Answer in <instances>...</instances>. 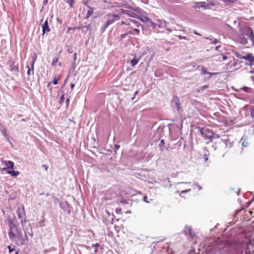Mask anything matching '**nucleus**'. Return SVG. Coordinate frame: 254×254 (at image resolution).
I'll use <instances>...</instances> for the list:
<instances>
[{"label": "nucleus", "mask_w": 254, "mask_h": 254, "mask_svg": "<svg viewBox=\"0 0 254 254\" xmlns=\"http://www.w3.org/2000/svg\"><path fill=\"white\" fill-rule=\"evenodd\" d=\"M107 18V21L105 23L104 25L101 28V31L103 33L108 27L113 24L115 21L119 20L120 19V15L117 14H108L106 16Z\"/></svg>", "instance_id": "f257e3e1"}, {"label": "nucleus", "mask_w": 254, "mask_h": 254, "mask_svg": "<svg viewBox=\"0 0 254 254\" xmlns=\"http://www.w3.org/2000/svg\"><path fill=\"white\" fill-rule=\"evenodd\" d=\"M199 132L205 140H209L208 142H207V143L209 142L212 141V138L214 135V133L212 130L204 127L199 129Z\"/></svg>", "instance_id": "f03ea898"}, {"label": "nucleus", "mask_w": 254, "mask_h": 254, "mask_svg": "<svg viewBox=\"0 0 254 254\" xmlns=\"http://www.w3.org/2000/svg\"><path fill=\"white\" fill-rule=\"evenodd\" d=\"M8 225L9 227L8 236L10 240H13L16 237V234L18 232V229L14 223L13 220L11 219L8 220Z\"/></svg>", "instance_id": "7ed1b4c3"}, {"label": "nucleus", "mask_w": 254, "mask_h": 254, "mask_svg": "<svg viewBox=\"0 0 254 254\" xmlns=\"http://www.w3.org/2000/svg\"><path fill=\"white\" fill-rule=\"evenodd\" d=\"M171 104L173 107H175L178 111L180 112L182 111V109L180 106V100L178 97L174 96L171 100Z\"/></svg>", "instance_id": "20e7f679"}, {"label": "nucleus", "mask_w": 254, "mask_h": 254, "mask_svg": "<svg viewBox=\"0 0 254 254\" xmlns=\"http://www.w3.org/2000/svg\"><path fill=\"white\" fill-rule=\"evenodd\" d=\"M221 141L225 144L226 148H230L233 146V142L230 141L228 135H223Z\"/></svg>", "instance_id": "39448f33"}, {"label": "nucleus", "mask_w": 254, "mask_h": 254, "mask_svg": "<svg viewBox=\"0 0 254 254\" xmlns=\"http://www.w3.org/2000/svg\"><path fill=\"white\" fill-rule=\"evenodd\" d=\"M60 206L64 211L67 212L68 214H70L71 207L67 201L61 202L60 203Z\"/></svg>", "instance_id": "423d86ee"}, {"label": "nucleus", "mask_w": 254, "mask_h": 254, "mask_svg": "<svg viewBox=\"0 0 254 254\" xmlns=\"http://www.w3.org/2000/svg\"><path fill=\"white\" fill-rule=\"evenodd\" d=\"M48 18L44 22V24L42 25V35L44 36L46 33L50 31L51 29L48 25Z\"/></svg>", "instance_id": "0eeeda50"}, {"label": "nucleus", "mask_w": 254, "mask_h": 254, "mask_svg": "<svg viewBox=\"0 0 254 254\" xmlns=\"http://www.w3.org/2000/svg\"><path fill=\"white\" fill-rule=\"evenodd\" d=\"M184 232L186 235L189 236L191 238H193L195 236V233L192 232V229L190 227H185Z\"/></svg>", "instance_id": "6e6552de"}, {"label": "nucleus", "mask_w": 254, "mask_h": 254, "mask_svg": "<svg viewBox=\"0 0 254 254\" xmlns=\"http://www.w3.org/2000/svg\"><path fill=\"white\" fill-rule=\"evenodd\" d=\"M167 24H169V23L165 21L164 20L161 19H157V22L156 23V29L155 30H157V27L159 28H165L167 27Z\"/></svg>", "instance_id": "1a4fd4ad"}, {"label": "nucleus", "mask_w": 254, "mask_h": 254, "mask_svg": "<svg viewBox=\"0 0 254 254\" xmlns=\"http://www.w3.org/2000/svg\"><path fill=\"white\" fill-rule=\"evenodd\" d=\"M2 163H4V164L7 166L6 167L3 168L2 169V170H4V171H7V170H8L9 169H13L14 168V163L12 161H10V160H8V161H2Z\"/></svg>", "instance_id": "9d476101"}, {"label": "nucleus", "mask_w": 254, "mask_h": 254, "mask_svg": "<svg viewBox=\"0 0 254 254\" xmlns=\"http://www.w3.org/2000/svg\"><path fill=\"white\" fill-rule=\"evenodd\" d=\"M17 213L19 219H22L23 217H25V212L24 206H22L21 208H18L17 210Z\"/></svg>", "instance_id": "9b49d317"}, {"label": "nucleus", "mask_w": 254, "mask_h": 254, "mask_svg": "<svg viewBox=\"0 0 254 254\" xmlns=\"http://www.w3.org/2000/svg\"><path fill=\"white\" fill-rule=\"evenodd\" d=\"M122 12L126 15H127L128 16L131 17H135V18H138V15L136 13H135L134 12L129 10H125V9H122Z\"/></svg>", "instance_id": "f8f14e48"}, {"label": "nucleus", "mask_w": 254, "mask_h": 254, "mask_svg": "<svg viewBox=\"0 0 254 254\" xmlns=\"http://www.w3.org/2000/svg\"><path fill=\"white\" fill-rule=\"evenodd\" d=\"M194 7L195 8H204L206 9L207 8V4L206 2L204 1L196 2Z\"/></svg>", "instance_id": "ddd939ff"}, {"label": "nucleus", "mask_w": 254, "mask_h": 254, "mask_svg": "<svg viewBox=\"0 0 254 254\" xmlns=\"http://www.w3.org/2000/svg\"><path fill=\"white\" fill-rule=\"evenodd\" d=\"M34 64H31L30 66L29 64L26 65V68L28 69L27 74L28 75H30L31 74H34Z\"/></svg>", "instance_id": "4468645a"}, {"label": "nucleus", "mask_w": 254, "mask_h": 254, "mask_svg": "<svg viewBox=\"0 0 254 254\" xmlns=\"http://www.w3.org/2000/svg\"><path fill=\"white\" fill-rule=\"evenodd\" d=\"M243 59L248 61L250 63L254 62V57L252 54H248L246 56H243Z\"/></svg>", "instance_id": "2eb2a0df"}, {"label": "nucleus", "mask_w": 254, "mask_h": 254, "mask_svg": "<svg viewBox=\"0 0 254 254\" xmlns=\"http://www.w3.org/2000/svg\"><path fill=\"white\" fill-rule=\"evenodd\" d=\"M145 20L148 26L152 27L154 30L156 29V23L153 22L149 18H146Z\"/></svg>", "instance_id": "dca6fc26"}, {"label": "nucleus", "mask_w": 254, "mask_h": 254, "mask_svg": "<svg viewBox=\"0 0 254 254\" xmlns=\"http://www.w3.org/2000/svg\"><path fill=\"white\" fill-rule=\"evenodd\" d=\"M10 70L12 71H14L16 73L19 72V67L18 64H15L14 63H12L10 65Z\"/></svg>", "instance_id": "f3484780"}, {"label": "nucleus", "mask_w": 254, "mask_h": 254, "mask_svg": "<svg viewBox=\"0 0 254 254\" xmlns=\"http://www.w3.org/2000/svg\"><path fill=\"white\" fill-rule=\"evenodd\" d=\"M88 8H89V10H88L86 15V18L88 19L90 16H91L92 14L93 13L94 11V8L89 5H87Z\"/></svg>", "instance_id": "a211bd4d"}, {"label": "nucleus", "mask_w": 254, "mask_h": 254, "mask_svg": "<svg viewBox=\"0 0 254 254\" xmlns=\"http://www.w3.org/2000/svg\"><path fill=\"white\" fill-rule=\"evenodd\" d=\"M6 173L7 174L14 177H16L19 174V172L18 171L14 170H7Z\"/></svg>", "instance_id": "6ab92c4d"}, {"label": "nucleus", "mask_w": 254, "mask_h": 254, "mask_svg": "<svg viewBox=\"0 0 254 254\" xmlns=\"http://www.w3.org/2000/svg\"><path fill=\"white\" fill-rule=\"evenodd\" d=\"M235 254H243V251L241 248H238V246H235Z\"/></svg>", "instance_id": "aec40b11"}, {"label": "nucleus", "mask_w": 254, "mask_h": 254, "mask_svg": "<svg viewBox=\"0 0 254 254\" xmlns=\"http://www.w3.org/2000/svg\"><path fill=\"white\" fill-rule=\"evenodd\" d=\"M0 130L2 133V134L5 136H6L7 135H8L7 134V130H6V128L4 127V126H1L0 127Z\"/></svg>", "instance_id": "412c9836"}, {"label": "nucleus", "mask_w": 254, "mask_h": 254, "mask_svg": "<svg viewBox=\"0 0 254 254\" xmlns=\"http://www.w3.org/2000/svg\"><path fill=\"white\" fill-rule=\"evenodd\" d=\"M138 63V59L136 57H134L132 60L130 61V64L132 66H134L137 64Z\"/></svg>", "instance_id": "4be33fe9"}, {"label": "nucleus", "mask_w": 254, "mask_h": 254, "mask_svg": "<svg viewBox=\"0 0 254 254\" xmlns=\"http://www.w3.org/2000/svg\"><path fill=\"white\" fill-rule=\"evenodd\" d=\"M130 22L134 24V26L137 27H139V26L143 27V26L139 22L135 20H130Z\"/></svg>", "instance_id": "5701e85b"}, {"label": "nucleus", "mask_w": 254, "mask_h": 254, "mask_svg": "<svg viewBox=\"0 0 254 254\" xmlns=\"http://www.w3.org/2000/svg\"><path fill=\"white\" fill-rule=\"evenodd\" d=\"M219 58L217 60L219 61H221V59L223 61H225L227 59V57L224 55H218Z\"/></svg>", "instance_id": "b1692460"}, {"label": "nucleus", "mask_w": 254, "mask_h": 254, "mask_svg": "<svg viewBox=\"0 0 254 254\" xmlns=\"http://www.w3.org/2000/svg\"><path fill=\"white\" fill-rule=\"evenodd\" d=\"M37 55L36 53H34L32 56V61L31 63V64H35V63L37 60Z\"/></svg>", "instance_id": "393cba45"}, {"label": "nucleus", "mask_w": 254, "mask_h": 254, "mask_svg": "<svg viewBox=\"0 0 254 254\" xmlns=\"http://www.w3.org/2000/svg\"><path fill=\"white\" fill-rule=\"evenodd\" d=\"M241 142H242V145L244 147H247L248 145V142L245 140H244L243 138H242L241 139V141H240Z\"/></svg>", "instance_id": "a878e982"}, {"label": "nucleus", "mask_w": 254, "mask_h": 254, "mask_svg": "<svg viewBox=\"0 0 254 254\" xmlns=\"http://www.w3.org/2000/svg\"><path fill=\"white\" fill-rule=\"evenodd\" d=\"M65 2L68 3L70 6V7H73V3L74 2V0H64Z\"/></svg>", "instance_id": "bb28decb"}, {"label": "nucleus", "mask_w": 254, "mask_h": 254, "mask_svg": "<svg viewBox=\"0 0 254 254\" xmlns=\"http://www.w3.org/2000/svg\"><path fill=\"white\" fill-rule=\"evenodd\" d=\"M232 53L236 56L238 58L243 59L242 57L243 56H241L239 53L236 51H232Z\"/></svg>", "instance_id": "cd10ccee"}, {"label": "nucleus", "mask_w": 254, "mask_h": 254, "mask_svg": "<svg viewBox=\"0 0 254 254\" xmlns=\"http://www.w3.org/2000/svg\"><path fill=\"white\" fill-rule=\"evenodd\" d=\"M62 93H63V94L62 95V96L60 98V101H59V104H62L64 102V93L63 91H62Z\"/></svg>", "instance_id": "c85d7f7f"}, {"label": "nucleus", "mask_w": 254, "mask_h": 254, "mask_svg": "<svg viewBox=\"0 0 254 254\" xmlns=\"http://www.w3.org/2000/svg\"><path fill=\"white\" fill-rule=\"evenodd\" d=\"M58 61V58H54L53 60L52 63V65L53 66L56 65Z\"/></svg>", "instance_id": "c756f323"}, {"label": "nucleus", "mask_w": 254, "mask_h": 254, "mask_svg": "<svg viewBox=\"0 0 254 254\" xmlns=\"http://www.w3.org/2000/svg\"><path fill=\"white\" fill-rule=\"evenodd\" d=\"M60 77H58V78H56V77L55 76L54 79H53V83L55 84V85H57L58 83V81L59 80H60Z\"/></svg>", "instance_id": "7c9ffc66"}, {"label": "nucleus", "mask_w": 254, "mask_h": 254, "mask_svg": "<svg viewBox=\"0 0 254 254\" xmlns=\"http://www.w3.org/2000/svg\"><path fill=\"white\" fill-rule=\"evenodd\" d=\"M92 246L95 247L94 252L96 253L97 252V247L100 246V244L98 243H96L95 244H93Z\"/></svg>", "instance_id": "2f4dec72"}, {"label": "nucleus", "mask_w": 254, "mask_h": 254, "mask_svg": "<svg viewBox=\"0 0 254 254\" xmlns=\"http://www.w3.org/2000/svg\"><path fill=\"white\" fill-rule=\"evenodd\" d=\"M193 185L197 187L199 190H200L202 189V187L196 182L194 183Z\"/></svg>", "instance_id": "473e14b6"}, {"label": "nucleus", "mask_w": 254, "mask_h": 254, "mask_svg": "<svg viewBox=\"0 0 254 254\" xmlns=\"http://www.w3.org/2000/svg\"><path fill=\"white\" fill-rule=\"evenodd\" d=\"M132 30H133V32L134 33V34L138 35L140 33V31L138 29L134 28Z\"/></svg>", "instance_id": "72a5a7b5"}, {"label": "nucleus", "mask_w": 254, "mask_h": 254, "mask_svg": "<svg viewBox=\"0 0 254 254\" xmlns=\"http://www.w3.org/2000/svg\"><path fill=\"white\" fill-rule=\"evenodd\" d=\"M201 72L205 74H208V73H209V72L207 71V69L203 67L201 69Z\"/></svg>", "instance_id": "f704fd0d"}, {"label": "nucleus", "mask_w": 254, "mask_h": 254, "mask_svg": "<svg viewBox=\"0 0 254 254\" xmlns=\"http://www.w3.org/2000/svg\"><path fill=\"white\" fill-rule=\"evenodd\" d=\"M120 146L119 144H115L114 146V150L115 152H116L120 148Z\"/></svg>", "instance_id": "c9c22d12"}, {"label": "nucleus", "mask_w": 254, "mask_h": 254, "mask_svg": "<svg viewBox=\"0 0 254 254\" xmlns=\"http://www.w3.org/2000/svg\"><path fill=\"white\" fill-rule=\"evenodd\" d=\"M4 137H5V138H6V141H7L8 142H9L10 144H12V142H11V141H10V140L9 136L8 135H7L6 136H5Z\"/></svg>", "instance_id": "e433bc0d"}, {"label": "nucleus", "mask_w": 254, "mask_h": 254, "mask_svg": "<svg viewBox=\"0 0 254 254\" xmlns=\"http://www.w3.org/2000/svg\"><path fill=\"white\" fill-rule=\"evenodd\" d=\"M7 248L8 249V251H9V252L10 253H12L13 251H14V248H12L10 246H8L7 247Z\"/></svg>", "instance_id": "4c0bfd02"}, {"label": "nucleus", "mask_w": 254, "mask_h": 254, "mask_svg": "<svg viewBox=\"0 0 254 254\" xmlns=\"http://www.w3.org/2000/svg\"><path fill=\"white\" fill-rule=\"evenodd\" d=\"M165 144V141L164 139H162L160 141V143L159 144V147H161L162 146H163Z\"/></svg>", "instance_id": "58836bf2"}, {"label": "nucleus", "mask_w": 254, "mask_h": 254, "mask_svg": "<svg viewBox=\"0 0 254 254\" xmlns=\"http://www.w3.org/2000/svg\"><path fill=\"white\" fill-rule=\"evenodd\" d=\"M251 116L252 118H254V110L251 109L250 110Z\"/></svg>", "instance_id": "ea45409f"}, {"label": "nucleus", "mask_w": 254, "mask_h": 254, "mask_svg": "<svg viewBox=\"0 0 254 254\" xmlns=\"http://www.w3.org/2000/svg\"><path fill=\"white\" fill-rule=\"evenodd\" d=\"M52 82H49L48 85H47V87L48 88H49V90L50 91H51V92H52V87H51V84Z\"/></svg>", "instance_id": "a19ab883"}, {"label": "nucleus", "mask_w": 254, "mask_h": 254, "mask_svg": "<svg viewBox=\"0 0 254 254\" xmlns=\"http://www.w3.org/2000/svg\"><path fill=\"white\" fill-rule=\"evenodd\" d=\"M127 35V33H125V34H123L122 35H121V39H124V38H126V36Z\"/></svg>", "instance_id": "79ce46f5"}, {"label": "nucleus", "mask_w": 254, "mask_h": 254, "mask_svg": "<svg viewBox=\"0 0 254 254\" xmlns=\"http://www.w3.org/2000/svg\"><path fill=\"white\" fill-rule=\"evenodd\" d=\"M168 24H167V27H165L167 31H168L169 32H171L172 31V29L170 28H169L168 26Z\"/></svg>", "instance_id": "37998d69"}, {"label": "nucleus", "mask_w": 254, "mask_h": 254, "mask_svg": "<svg viewBox=\"0 0 254 254\" xmlns=\"http://www.w3.org/2000/svg\"><path fill=\"white\" fill-rule=\"evenodd\" d=\"M134 10L137 12H139L141 11V9L139 8V7H135L134 9Z\"/></svg>", "instance_id": "c03bdc74"}, {"label": "nucleus", "mask_w": 254, "mask_h": 254, "mask_svg": "<svg viewBox=\"0 0 254 254\" xmlns=\"http://www.w3.org/2000/svg\"><path fill=\"white\" fill-rule=\"evenodd\" d=\"M218 40L217 39H214V40L212 41L211 44H216L218 42Z\"/></svg>", "instance_id": "a18cd8bd"}, {"label": "nucleus", "mask_w": 254, "mask_h": 254, "mask_svg": "<svg viewBox=\"0 0 254 254\" xmlns=\"http://www.w3.org/2000/svg\"><path fill=\"white\" fill-rule=\"evenodd\" d=\"M178 38L180 39H187V38L185 36H182L181 35L178 36Z\"/></svg>", "instance_id": "49530a36"}, {"label": "nucleus", "mask_w": 254, "mask_h": 254, "mask_svg": "<svg viewBox=\"0 0 254 254\" xmlns=\"http://www.w3.org/2000/svg\"><path fill=\"white\" fill-rule=\"evenodd\" d=\"M69 101H70V100H69V98H67V99H66V102H66V107H67V108L68 107V105H69Z\"/></svg>", "instance_id": "de8ad7c7"}, {"label": "nucleus", "mask_w": 254, "mask_h": 254, "mask_svg": "<svg viewBox=\"0 0 254 254\" xmlns=\"http://www.w3.org/2000/svg\"><path fill=\"white\" fill-rule=\"evenodd\" d=\"M148 18V17H144V18H140L139 19H140V20L143 22H146V21L145 20V18Z\"/></svg>", "instance_id": "09e8293b"}, {"label": "nucleus", "mask_w": 254, "mask_h": 254, "mask_svg": "<svg viewBox=\"0 0 254 254\" xmlns=\"http://www.w3.org/2000/svg\"><path fill=\"white\" fill-rule=\"evenodd\" d=\"M147 196L146 195H145L143 197V200L144 202H148V201L147 200Z\"/></svg>", "instance_id": "8fccbe9b"}, {"label": "nucleus", "mask_w": 254, "mask_h": 254, "mask_svg": "<svg viewBox=\"0 0 254 254\" xmlns=\"http://www.w3.org/2000/svg\"><path fill=\"white\" fill-rule=\"evenodd\" d=\"M249 89V88L248 87H246V86H244V87H243L242 88V89H243L244 91H246V92H248V89Z\"/></svg>", "instance_id": "3c124183"}, {"label": "nucleus", "mask_w": 254, "mask_h": 254, "mask_svg": "<svg viewBox=\"0 0 254 254\" xmlns=\"http://www.w3.org/2000/svg\"><path fill=\"white\" fill-rule=\"evenodd\" d=\"M127 33V34H129L134 35V33L133 32V30L128 31Z\"/></svg>", "instance_id": "603ef678"}, {"label": "nucleus", "mask_w": 254, "mask_h": 254, "mask_svg": "<svg viewBox=\"0 0 254 254\" xmlns=\"http://www.w3.org/2000/svg\"><path fill=\"white\" fill-rule=\"evenodd\" d=\"M141 2L145 4H147L149 2L148 0H141Z\"/></svg>", "instance_id": "864d4df0"}, {"label": "nucleus", "mask_w": 254, "mask_h": 254, "mask_svg": "<svg viewBox=\"0 0 254 254\" xmlns=\"http://www.w3.org/2000/svg\"><path fill=\"white\" fill-rule=\"evenodd\" d=\"M138 91H135V93H134V97H132V99H131V100H134V98H135V96L136 95H137V94H138Z\"/></svg>", "instance_id": "5fc2aeb1"}, {"label": "nucleus", "mask_w": 254, "mask_h": 254, "mask_svg": "<svg viewBox=\"0 0 254 254\" xmlns=\"http://www.w3.org/2000/svg\"><path fill=\"white\" fill-rule=\"evenodd\" d=\"M254 62H251V63H250L249 62V63H246V64L248 65H250V66H252V65H254Z\"/></svg>", "instance_id": "6e6d98bb"}, {"label": "nucleus", "mask_w": 254, "mask_h": 254, "mask_svg": "<svg viewBox=\"0 0 254 254\" xmlns=\"http://www.w3.org/2000/svg\"><path fill=\"white\" fill-rule=\"evenodd\" d=\"M124 24L130 25V24L129 23H127V22L122 21V25H124Z\"/></svg>", "instance_id": "4d7b16f0"}, {"label": "nucleus", "mask_w": 254, "mask_h": 254, "mask_svg": "<svg viewBox=\"0 0 254 254\" xmlns=\"http://www.w3.org/2000/svg\"><path fill=\"white\" fill-rule=\"evenodd\" d=\"M121 211H122L121 209H120H120H118V208L116 209V212H117V213L119 214V213H120L121 212Z\"/></svg>", "instance_id": "13d9d810"}, {"label": "nucleus", "mask_w": 254, "mask_h": 254, "mask_svg": "<svg viewBox=\"0 0 254 254\" xmlns=\"http://www.w3.org/2000/svg\"><path fill=\"white\" fill-rule=\"evenodd\" d=\"M190 189L183 190L181 191V193H186L187 192L190 191Z\"/></svg>", "instance_id": "bf43d9fd"}, {"label": "nucleus", "mask_w": 254, "mask_h": 254, "mask_svg": "<svg viewBox=\"0 0 254 254\" xmlns=\"http://www.w3.org/2000/svg\"><path fill=\"white\" fill-rule=\"evenodd\" d=\"M208 74H209L210 75H215V74H217V73L209 72V73H208Z\"/></svg>", "instance_id": "052dcab7"}, {"label": "nucleus", "mask_w": 254, "mask_h": 254, "mask_svg": "<svg viewBox=\"0 0 254 254\" xmlns=\"http://www.w3.org/2000/svg\"><path fill=\"white\" fill-rule=\"evenodd\" d=\"M42 167H44L46 170H47L49 168V167L46 165H43Z\"/></svg>", "instance_id": "680f3d73"}, {"label": "nucleus", "mask_w": 254, "mask_h": 254, "mask_svg": "<svg viewBox=\"0 0 254 254\" xmlns=\"http://www.w3.org/2000/svg\"><path fill=\"white\" fill-rule=\"evenodd\" d=\"M250 131H252L253 133H254V125L252 126V129L250 130Z\"/></svg>", "instance_id": "e2e57ef3"}, {"label": "nucleus", "mask_w": 254, "mask_h": 254, "mask_svg": "<svg viewBox=\"0 0 254 254\" xmlns=\"http://www.w3.org/2000/svg\"><path fill=\"white\" fill-rule=\"evenodd\" d=\"M48 0H44V1H43V4L44 5H46L48 2Z\"/></svg>", "instance_id": "0e129e2a"}, {"label": "nucleus", "mask_w": 254, "mask_h": 254, "mask_svg": "<svg viewBox=\"0 0 254 254\" xmlns=\"http://www.w3.org/2000/svg\"><path fill=\"white\" fill-rule=\"evenodd\" d=\"M251 74H254V68L249 71Z\"/></svg>", "instance_id": "69168bd1"}, {"label": "nucleus", "mask_w": 254, "mask_h": 254, "mask_svg": "<svg viewBox=\"0 0 254 254\" xmlns=\"http://www.w3.org/2000/svg\"><path fill=\"white\" fill-rule=\"evenodd\" d=\"M193 33L194 34H195V35H199L200 36V34L199 33H198L197 31H196L195 30H194L193 31Z\"/></svg>", "instance_id": "338daca9"}, {"label": "nucleus", "mask_w": 254, "mask_h": 254, "mask_svg": "<svg viewBox=\"0 0 254 254\" xmlns=\"http://www.w3.org/2000/svg\"><path fill=\"white\" fill-rule=\"evenodd\" d=\"M67 52H68V53H72L73 52V51H72V49H68L67 50Z\"/></svg>", "instance_id": "774afa93"}]
</instances>
